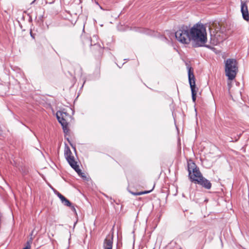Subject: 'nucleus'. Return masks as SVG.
<instances>
[{
    "mask_svg": "<svg viewBox=\"0 0 249 249\" xmlns=\"http://www.w3.org/2000/svg\"><path fill=\"white\" fill-rule=\"evenodd\" d=\"M188 78L189 84L190 86L191 89H195L196 88V82L195 77L193 73V70H192L191 67H188Z\"/></svg>",
    "mask_w": 249,
    "mask_h": 249,
    "instance_id": "nucleus-9",
    "label": "nucleus"
},
{
    "mask_svg": "<svg viewBox=\"0 0 249 249\" xmlns=\"http://www.w3.org/2000/svg\"><path fill=\"white\" fill-rule=\"evenodd\" d=\"M197 184L201 185L207 189H210L212 187V184L210 181L204 178L203 177H202L200 180H197Z\"/></svg>",
    "mask_w": 249,
    "mask_h": 249,
    "instance_id": "nucleus-10",
    "label": "nucleus"
},
{
    "mask_svg": "<svg viewBox=\"0 0 249 249\" xmlns=\"http://www.w3.org/2000/svg\"><path fill=\"white\" fill-rule=\"evenodd\" d=\"M66 160L71 167L76 166V164H77V162L75 161L74 158L73 156H70V157L67 158Z\"/></svg>",
    "mask_w": 249,
    "mask_h": 249,
    "instance_id": "nucleus-11",
    "label": "nucleus"
},
{
    "mask_svg": "<svg viewBox=\"0 0 249 249\" xmlns=\"http://www.w3.org/2000/svg\"><path fill=\"white\" fill-rule=\"evenodd\" d=\"M247 1H241V11L243 18L247 20H249V13L247 6Z\"/></svg>",
    "mask_w": 249,
    "mask_h": 249,
    "instance_id": "nucleus-7",
    "label": "nucleus"
},
{
    "mask_svg": "<svg viewBox=\"0 0 249 249\" xmlns=\"http://www.w3.org/2000/svg\"><path fill=\"white\" fill-rule=\"evenodd\" d=\"M32 241L30 240L26 242V246L23 249H31V244Z\"/></svg>",
    "mask_w": 249,
    "mask_h": 249,
    "instance_id": "nucleus-18",
    "label": "nucleus"
},
{
    "mask_svg": "<svg viewBox=\"0 0 249 249\" xmlns=\"http://www.w3.org/2000/svg\"><path fill=\"white\" fill-rule=\"evenodd\" d=\"M237 62L234 59L229 58L225 61V75L230 80H233L238 72Z\"/></svg>",
    "mask_w": 249,
    "mask_h": 249,
    "instance_id": "nucleus-2",
    "label": "nucleus"
},
{
    "mask_svg": "<svg viewBox=\"0 0 249 249\" xmlns=\"http://www.w3.org/2000/svg\"><path fill=\"white\" fill-rule=\"evenodd\" d=\"M113 235H108L104 240L103 248L104 249H112L113 246Z\"/></svg>",
    "mask_w": 249,
    "mask_h": 249,
    "instance_id": "nucleus-8",
    "label": "nucleus"
},
{
    "mask_svg": "<svg viewBox=\"0 0 249 249\" xmlns=\"http://www.w3.org/2000/svg\"><path fill=\"white\" fill-rule=\"evenodd\" d=\"M191 92H192V99L194 102H195L196 100V91L195 90V89H191Z\"/></svg>",
    "mask_w": 249,
    "mask_h": 249,
    "instance_id": "nucleus-17",
    "label": "nucleus"
},
{
    "mask_svg": "<svg viewBox=\"0 0 249 249\" xmlns=\"http://www.w3.org/2000/svg\"><path fill=\"white\" fill-rule=\"evenodd\" d=\"M71 167L74 169V170L78 173L79 175H80L83 178L85 177V176H84V173H83L81 172V170L79 168V166L77 164H76L75 167L73 166Z\"/></svg>",
    "mask_w": 249,
    "mask_h": 249,
    "instance_id": "nucleus-13",
    "label": "nucleus"
},
{
    "mask_svg": "<svg viewBox=\"0 0 249 249\" xmlns=\"http://www.w3.org/2000/svg\"><path fill=\"white\" fill-rule=\"evenodd\" d=\"M190 31V28L187 26H181L175 33L176 39L182 44H189L191 41Z\"/></svg>",
    "mask_w": 249,
    "mask_h": 249,
    "instance_id": "nucleus-3",
    "label": "nucleus"
},
{
    "mask_svg": "<svg viewBox=\"0 0 249 249\" xmlns=\"http://www.w3.org/2000/svg\"><path fill=\"white\" fill-rule=\"evenodd\" d=\"M146 34L149 35H153V34H154V32L152 31L147 30Z\"/></svg>",
    "mask_w": 249,
    "mask_h": 249,
    "instance_id": "nucleus-20",
    "label": "nucleus"
},
{
    "mask_svg": "<svg viewBox=\"0 0 249 249\" xmlns=\"http://www.w3.org/2000/svg\"><path fill=\"white\" fill-rule=\"evenodd\" d=\"M57 195L58 197L60 199L61 201H62L63 199H64L65 197L63 196L62 195H61L60 193L58 192L57 193Z\"/></svg>",
    "mask_w": 249,
    "mask_h": 249,
    "instance_id": "nucleus-19",
    "label": "nucleus"
},
{
    "mask_svg": "<svg viewBox=\"0 0 249 249\" xmlns=\"http://www.w3.org/2000/svg\"><path fill=\"white\" fill-rule=\"evenodd\" d=\"M211 39L213 41V44L216 45L217 44L222 42L224 39L223 35H221L220 32H216L215 34H213L211 32Z\"/></svg>",
    "mask_w": 249,
    "mask_h": 249,
    "instance_id": "nucleus-6",
    "label": "nucleus"
},
{
    "mask_svg": "<svg viewBox=\"0 0 249 249\" xmlns=\"http://www.w3.org/2000/svg\"><path fill=\"white\" fill-rule=\"evenodd\" d=\"M67 116V114L65 112L59 111L56 113L57 119L63 128L66 127L68 125V121L66 118Z\"/></svg>",
    "mask_w": 249,
    "mask_h": 249,
    "instance_id": "nucleus-5",
    "label": "nucleus"
},
{
    "mask_svg": "<svg viewBox=\"0 0 249 249\" xmlns=\"http://www.w3.org/2000/svg\"><path fill=\"white\" fill-rule=\"evenodd\" d=\"M151 191H143V192H136V193H134V192H130V193L132 194V195H134V196H140V195H143V194H148L149 193H150Z\"/></svg>",
    "mask_w": 249,
    "mask_h": 249,
    "instance_id": "nucleus-15",
    "label": "nucleus"
},
{
    "mask_svg": "<svg viewBox=\"0 0 249 249\" xmlns=\"http://www.w3.org/2000/svg\"><path fill=\"white\" fill-rule=\"evenodd\" d=\"M70 207H71V210H72L74 212L76 213V210H75V208L74 207V206H71H71Z\"/></svg>",
    "mask_w": 249,
    "mask_h": 249,
    "instance_id": "nucleus-21",
    "label": "nucleus"
},
{
    "mask_svg": "<svg viewBox=\"0 0 249 249\" xmlns=\"http://www.w3.org/2000/svg\"><path fill=\"white\" fill-rule=\"evenodd\" d=\"M240 135H239V136H238V138H237V139H235V142H236V141L238 140V139L239 138V137H240Z\"/></svg>",
    "mask_w": 249,
    "mask_h": 249,
    "instance_id": "nucleus-22",
    "label": "nucleus"
},
{
    "mask_svg": "<svg viewBox=\"0 0 249 249\" xmlns=\"http://www.w3.org/2000/svg\"><path fill=\"white\" fill-rule=\"evenodd\" d=\"M188 171L190 179L195 183H197V180H200L203 177L198 168L196 167V164L193 162L188 163Z\"/></svg>",
    "mask_w": 249,
    "mask_h": 249,
    "instance_id": "nucleus-4",
    "label": "nucleus"
},
{
    "mask_svg": "<svg viewBox=\"0 0 249 249\" xmlns=\"http://www.w3.org/2000/svg\"><path fill=\"white\" fill-rule=\"evenodd\" d=\"M190 37L194 47L205 46L207 41L205 26L201 23L195 24L190 28Z\"/></svg>",
    "mask_w": 249,
    "mask_h": 249,
    "instance_id": "nucleus-1",
    "label": "nucleus"
},
{
    "mask_svg": "<svg viewBox=\"0 0 249 249\" xmlns=\"http://www.w3.org/2000/svg\"><path fill=\"white\" fill-rule=\"evenodd\" d=\"M71 167L74 169V170L78 173L79 175H80L83 178L85 177V176H84V173H83L81 172V170L79 168V166L77 164H76L75 167L73 166Z\"/></svg>",
    "mask_w": 249,
    "mask_h": 249,
    "instance_id": "nucleus-14",
    "label": "nucleus"
},
{
    "mask_svg": "<svg viewBox=\"0 0 249 249\" xmlns=\"http://www.w3.org/2000/svg\"><path fill=\"white\" fill-rule=\"evenodd\" d=\"M61 202L64 205L67 206L71 207V203L66 197L64 198V199H63V200Z\"/></svg>",
    "mask_w": 249,
    "mask_h": 249,
    "instance_id": "nucleus-16",
    "label": "nucleus"
},
{
    "mask_svg": "<svg viewBox=\"0 0 249 249\" xmlns=\"http://www.w3.org/2000/svg\"><path fill=\"white\" fill-rule=\"evenodd\" d=\"M64 155H65L66 159L69 157H70V156L72 155V153L71 152V150L68 146H65V151H64Z\"/></svg>",
    "mask_w": 249,
    "mask_h": 249,
    "instance_id": "nucleus-12",
    "label": "nucleus"
}]
</instances>
